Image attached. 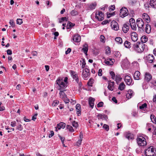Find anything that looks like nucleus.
Masks as SVG:
<instances>
[{"label":"nucleus","instance_id":"f257e3e1","mask_svg":"<svg viewBox=\"0 0 156 156\" xmlns=\"http://www.w3.org/2000/svg\"><path fill=\"white\" fill-rule=\"evenodd\" d=\"M132 48L136 52L141 53L147 49V46L143 43L137 42L133 45Z\"/></svg>","mask_w":156,"mask_h":156},{"label":"nucleus","instance_id":"f03ea898","mask_svg":"<svg viewBox=\"0 0 156 156\" xmlns=\"http://www.w3.org/2000/svg\"><path fill=\"white\" fill-rule=\"evenodd\" d=\"M156 151L152 146H151L145 151V154L146 156H154L156 154Z\"/></svg>","mask_w":156,"mask_h":156},{"label":"nucleus","instance_id":"7ed1b4c3","mask_svg":"<svg viewBox=\"0 0 156 156\" xmlns=\"http://www.w3.org/2000/svg\"><path fill=\"white\" fill-rule=\"evenodd\" d=\"M56 82V84L58 86V90H59L65 89L67 86L66 84L63 81L62 79L60 77L57 79Z\"/></svg>","mask_w":156,"mask_h":156},{"label":"nucleus","instance_id":"20e7f679","mask_svg":"<svg viewBox=\"0 0 156 156\" xmlns=\"http://www.w3.org/2000/svg\"><path fill=\"white\" fill-rule=\"evenodd\" d=\"M136 142L138 145L140 147L145 146L147 144L145 138L141 136L137 138Z\"/></svg>","mask_w":156,"mask_h":156},{"label":"nucleus","instance_id":"39448f33","mask_svg":"<svg viewBox=\"0 0 156 156\" xmlns=\"http://www.w3.org/2000/svg\"><path fill=\"white\" fill-rule=\"evenodd\" d=\"M95 15V18L98 20L101 21L104 19V14L101 11H96Z\"/></svg>","mask_w":156,"mask_h":156},{"label":"nucleus","instance_id":"423d86ee","mask_svg":"<svg viewBox=\"0 0 156 156\" xmlns=\"http://www.w3.org/2000/svg\"><path fill=\"white\" fill-rule=\"evenodd\" d=\"M128 14V10L126 7H123L120 9L119 15L121 17L124 18L127 16Z\"/></svg>","mask_w":156,"mask_h":156},{"label":"nucleus","instance_id":"0eeeda50","mask_svg":"<svg viewBox=\"0 0 156 156\" xmlns=\"http://www.w3.org/2000/svg\"><path fill=\"white\" fill-rule=\"evenodd\" d=\"M97 6L96 2L91 3L87 5L86 8L87 10H92L95 9Z\"/></svg>","mask_w":156,"mask_h":156},{"label":"nucleus","instance_id":"6e6552de","mask_svg":"<svg viewBox=\"0 0 156 156\" xmlns=\"http://www.w3.org/2000/svg\"><path fill=\"white\" fill-rule=\"evenodd\" d=\"M82 74L83 78L84 80H87L90 75L89 69L87 68L84 69L83 71Z\"/></svg>","mask_w":156,"mask_h":156},{"label":"nucleus","instance_id":"1a4fd4ad","mask_svg":"<svg viewBox=\"0 0 156 156\" xmlns=\"http://www.w3.org/2000/svg\"><path fill=\"white\" fill-rule=\"evenodd\" d=\"M136 24L137 27L139 28H142L144 25L143 20L140 18H139L137 20Z\"/></svg>","mask_w":156,"mask_h":156},{"label":"nucleus","instance_id":"9d476101","mask_svg":"<svg viewBox=\"0 0 156 156\" xmlns=\"http://www.w3.org/2000/svg\"><path fill=\"white\" fill-rule=\"evenodd\" d=\"M111 26L112 28L115 30H117L119 29L118 23L115 21L113 20L111 23Z\"/></svg>","mask_w":156,"mask_h":156},{"label":"nucleus","instance_id":"9b49d317","mask_svg":"<svg viewBox=\"0 0 156 156\" xmlns=\"http://www.w3.org/2000/svg\"><path fill=\"white\" fill-rule=\"evenodd\" d=\"M125 81L128 85H130L133 84V82L132 81L130 77L128 75L125 76Z\"/></svg>","mask_w":156,"mask_h":156},{"label":"nucleus","instance_id":"f8f14e48","mask_svg":"<svg viewBox=\"0 0 156 156\" xmlns=\"http://www.w3.org/2000/svg\"><path fill=\"white\" fill-rule=\"evenodd\" d=\"M152 78L151 75L149 73L146 72L144 75V80L149 83Z\"/></svg>","mask_w":156,"mask_h":156},{"label":"nucleus","instance_id":"ddd939ff","mask_svg":"<svg viewBox=\"0 0 156 156\" xmlns=\"http://www.w3.org/2000/svg\"><path fill=\"white\" fill-rule=\"evenodd\" d=\"M70 73L73 78L76 82H78L79 80L77 74L76 72L73 70H70Z\"/></svg>","mask_w":156,"mask_h":156},{"label":"nucleus","instance_id":"4468645a","mask_svg":"<svg viewBox=\"0 0 156 156\" xmlns=\"http://www.w3.org/2000/svg\"><path fill=\"white\" fill-rule=\"evenodd\" d=\"M125 135L126 138L128 140H133L134 139V135L129 132H128L125 133Z\"/></svg>","mask_w":156,"mask_h":156},{"label":"nucleus","instance_id":"2eb2a0df","mask_svg":"<svg viewBox=\"0 0 156 156\" xmlns=\"http://www.w3.org/2000/svg\"><path fill=\"white\" fill-rule=\"evenodd\" d=\"M147 62L150 63L154 62V58L152 55L149 54L146 57Z\"/></svg>","mask_w":156,"mask_h":156},{"label":"nucleus","instance_id":"dca6fc26","mask_svg":"<svg viewBox=\"0 0 156 156\" xmlns=\"http://www.w3.org/2000/svg\"><path fill=\"white\" fill-rule=\"evenodd\" d=\"M131 39L133 41L135 42L137 40L138 35L135 32H132L131 34Z\"/></svg>","mask_w":156,"mask_h":156},{"label":"nucleus","instance_id":"f3484780","mask_svg":"<svg viewBox=\"0 0 156 156\" xmlns=\"http://www.w3.org/2000/svg\"><path fill=\"white\" fill-rule=\"evenodd\" d=\"M143 19L146 21L147 23H149L150 22V18L149 16L146 13H144L143 14Z\"/></svg>","mask_w":156,"mask_h":156},{"label":"nucleus","instance_id":"a211bd4d","mask_svg":"<svg viewBox=\"0 0 156 156\" xmlns=\"http://www.w3.org/2000/svg\"><path fill=\"white\" fill-rule=\"evenodd\" d=\"M129 24L128 23L124 24L122 28L123 32L125 33H126L129 30Z\"/></svg>","mask_w":156,"mask_h":156},{"label":"nucleus","instance_id":"6ab92c4d","mask_svg":"<svg viewBox=\"0 0 156 156\" xmlns=\"http://www.w3.org/2000/svg\"><path fill=\"white\" fill-rule=\"evenodd\" d=\"M88 49V46L87 44H85L83 46V48L82 50L86 55H87V53Z\"/></svg>","mask_w":156,"mask_h":156},{"label":"nucleus","instance_id":"aec40b11","mask_svg":"<svg viewBox=\"0 0 156 156\" xmlns=\"http://www.w3.org/2000/svg\"><path fill=\"white\" fill-rule=\"evenodd\" d=\"M115 62V60L112 58H108L105 61V63L107 65H112Z\"/></svg>","mask_w":156,"mask_h":156},{"label":"nucleus","instance_id":"412c9836","mask_svg":"<svg viewBox=\"0 0 156 156\" xmlns=\"http://www.w3.org/2000/svg\"><path fill=\"white\" fill-rule=\"evenodd\" d=\"M73 40L74 41L79 42L81 41V37L78 34H77L73 36Z\"/></svg>","mask_w":156,"mask_h":156},{"label":"nucleus","instance_id":"4be33fe9","mask_svg":"<svg viewBox=\"0 0 156 156\" xmlns=\"http://www.w3.org/2000/svg\"><path fill=\"white\" fill-rule=\"evenodd\" d=\"M134 95L133 92L132 90H129L128 91V93L126 94V97L129 99L131 98Z\"/></svg>","mask_w":156,"mask_h":156},{"label":"nucleus","instance_id":"5701e85b","mask_svg":"<svg viewBox=\"0 0 156 156\" xmlns=\"http://www.w3.org/2000/svg\"><path fill=\"white\" fill-rule=\"evenodd\" d=\"M114 84V82H112L111 80H109L108 86V89L110 90H113Z\"/></svg>","mask_w":156,"mask_h":156},{"label":"nucleus","instance_id":"b1692460","mask_svg":"<svg viewBox=\"0 0 156 156\" xmlns=\"http://www.w3.org/2000/svg\"><path fill=\"white\" fill-rule=\"evenodd\" d=\"M140 73L138 71H136L134 74V78L135 80H139L140 78Z\"/></svg>","mask_w":156,"mask_h":156},{"label":"nucleus","instance_id":"393cba45","mask_svg":"<svg viewBox=\"0 0 156 156\" xmlns=\"http://www.w3.org/2000/svg\"><path fill=\"white\" fill-rule=\"evenodd\" d=\"M95 100V99L91 97H90L89 98V104L91 107H93L94 106V102Z\"/></svg>","mask_w":156,"mask_h":156},{"label":"nucleus","instance_id":"a878e982","mask_svg":"<svg viewBox=\"0 0 156 156\" xmlns=\"http://www.w3.org/2000/svg\"><path fill=\"white\" fill-rule=\"evenodd\" d=\"M59 94L60 98L62 99L64 98H67V96L65 94L64 91H60Z\"/></svg>","mask_w":156,"mask_h":156},{"label":"nucleus","instance_id":"bb28decb","mask_svg":"<svg viewBox=\"0 0 156 156\" xmlns=\"http://www.w3.org/2000/svg\"><path fill=\"white\" fill-rule=\"evenodd\" d=\"M150 4L152 7L156 9V0H151Z\"/></svg>","mask_w":156,"mask_h":156},{"label":"nucleus","instance_id":"cd10ccee","mask_svg":"<svg viewBox=\"0 0 156 156\" xmlns=\"http://www.w3.org/2000/svg\"><path fill=\"white\" fill-rule=\"evenodd\" d=\"M115 40L118 44H121L122 43V38L120 37H117L115 38Z\"/></svg>","mask_w":156,"mask_h":156},{"label":"nucleus","instance_id":"c85d7f7f","mask_svg":"<svg viewBox=\"0 0 156 156\" xmlns=\"http://www.w3.org/2000/svg\"><path fill=\"white\" fill-rule=\"evenodd\" d=\"M145 30V31L147 33L149 34L150 33L151 30V28L150 26L148 24H147L146 25Z\"/></svg>","mask_w":156,"mask_h":156},{"label":"nucleus","instance_id":"c756f323","mask_svg":"<svg viewBox=\"0 0 156 156\" xmlns=\"http://www.w3.org/2000/svg\"><path fill=\"white\" fill-rule=\"evenodd\" d=\"M148 40V38L146 36H143L141 37V42L144 43H145Z\"/></svg>","mask_w":156,"mask_h":156},{"label":"nucleus","instance_id":"7c9ffc66","mask_svg":"<svg viewBox=\"0 0 156 156\" xmlns=\"http://www.w3.org/2000/svg\"><path fill=\"white\" fill-rule=\"evenodd\" d=\"M150 83L151 84V87L156 89V80H151Z\"/></svg>","mask_w":156,"mask_h":156},{"label":"nucleus","instance_id":"2f4dec72","mask_svg":"<svg viewBox=\"0 0 156 156\" xmlns=\"http://www.w3.org/2000/svg\"><path fill=\"white\" fill-rule=\"evenodd\" d=\"M131 44L130 42L127 41H125L124 43V45L125 47L128 48L131 47Z\"/></svg>","mask_w":156,"mask_h":156},{"label":"nucleus","instance_id":"473e14b6","mask_svg":"<svg viewBox=\"0 0 156 156\" xmlns=\"http://www.w3.org/2000/svg\"><path fill=\"white\" fill-rule=\"evenodd\" d=\"M125 88V85L123 83H121L119 86L118 89L120 90H122Z\"/></svg>","mask_w":156,"mask_h":156},{"label":"nucleus","instance_id":"72a5a7b5","mask_svg":"<svg viewBox=\"0 0 156 156\" xmlns=\"http://www.w3.org/2000/svg\"><path fill=\"white\" fill-rule=\"evenodd\" d=\"M75 25V24H73L70 22L69 21L67 23V29H69L71 28L74 26Z\"/></svg>","mask_w":156,"mask_h":156},{"label":"nucleus","instance_id":"f704fd0d","mask_svg":"<svg viewBox=\"0 0 156 156\" xmlns=\"http://www.w3.org/2000/svg\"><path fill=\"white\" fill-rule=\"evenodd\" d=\"M115 78V80L116 81L117 83H118L119 81H121L122 79V78L119 75H117Z\"/></svg>","mask_w":156,"mask_h":156},{"label":"nucleus","instance_id":"c9c22d12","mask_svg":"<svg viewBox=\"0 0 156 156\" xmlns=\"http://www.w3.org/2000/svg\"><path fill=\"white\" fill-rule=\"evenodd\" d=\"M150 118L151 121L153 123L156 124V118L155 116L153 115H151Z\"/></svg>","mask_w":156,"mask_h":156},{"label":"nucleus","instance_id":"e433bc0d","mask_svg":"<svg viewBox=\"0 0 156 156\" xmlns=\"http://www.w3.org/2000/svg\"><path fill=\"white\" fill-rule=\"evenodd\" d=\"M94 82V80L92 79H90L87 83L88 86H92V85Z\"/></svg>","mask_w":156,"mask_h":156},{"label":"nucleus","instance_id":"4c0bfd02","mask_svg":"<svg viewBox=\"0 0 156 156\" xmlns=\"http://www.w3.org/2000/svg\"><path fill=\"white\" fill-rule=\"evenodd\" d=\"M76 113L78 116H80L81 114V108H76Z\"/></svg>","mask_w":156,"mask_h":156},{"label":"nucleus","instance_id":"58836bf2","mask_svg":"<svg viewBox=\"0 0 156 156\" xmlns=\"http://www.w3.org/2000/svg\"><path fill=\"white\" fill-rule=\"evenodd\" d=\"M59 103V102L57 100H54L52 104V106H56Z\"/></svg>","mask_w":156,"mask_h":156},{"label":"nucleus","instance_id":"ea45409f","mask_svg":"<svg viewBox=\"0 0 156 156\" xmlns=\"http://www.w3.org/2000/svg\"><path fill=\"white\" fill-rule=\"evenodd\" d=\"M71 14L73 16H76V15H78V13L77 12V11L75 10H72L71 12H70Z\"/></svg>","mask_w":156,"mask_h":156},{"label":"nucleus","instance_id":"a19ab883","mask_svg":"<svg viewBox=\"0 0 156 156\" xmlns=\"http://www.w3.org/2000/svg\"><path fill=\"white\" fill-rule=\"evenodd\" d=\"M67 21V19L66 18V17H62L61 19H60L59 20V23H61L64 21Z\"/></svg>","mask_w":156,"mask_h":156},{"label":"nucleus","instance_id":"79ce46f5","mask_svg":"<svg viewBox=\"0 0 156 156\" xmlns=\"http://www.w3.org/2000/svg\"><path fill=\"white\" fill-rule=\"evenodd\" d=\"M5 129L6 130H8V129L9 130L7 131V132L8 133H9L10 132H11L12 131H14V128H9L8 126H5Z\"/></svg>","mask_w":156,"mask_h":156},{"label":"nucleus","instance_id":"37998d69","mask_svg":"<svg viewBox=\"0 0 156 156\" xmlns=\"http://www.w3.org/2000/svg\"><path fill=\"white\" fill-rule=\"evenodd\" d=\"M147 108H139L140 111L143 112H146L148 111V110H147Z\"/></svg>","mask_w":156,"mask_h":156},{"label":"nucleus","instance_id":"c03bdc74","mask_svg":"<svg viewBox=\"0 0 156 156\" xmlns=\"http://www.w3.org/2000/svg\"><path fill=\"white\" fill-rule=\"evenodd\" d=\"M67 129H69V131L71 132H73L74 131V129L71 126L68 125H67Z\"/></svg>","mask_w":156,"mask_h":156},{"label":"nucleus","instance_id":"a18cd8bd","mask_svg":"<svg viewBox=\"0 0 156 156\" xmlns=\"http://www.w3.org/2000/svg\"><path fill=\"white\" fill-rule=\"evenodd\" d=\"M17 129L20 131H21L23 129V127L20 124H18L17 126Z\"/></svg>","mask_w":156,"mask_h":156},{"label":"nucleus","instance_id":"49530a36","mask_svg":"<svg viewBox=\"0 0 156 156\" xmlns=\"http://www.w3.org/2000/svg\"><path fill=\"white\" fill-rule=\"evenodd\" d=\"M23 23V20L22 19H17L16 20V23L17 24L20 25Z\"/></svg>","mask_w":156,"mask_h":156},{"label":"nucleus","instance_id":"de8ad7c7","mask_svg":"<svg viewBox=\"0 0 156 156\" xmlns=\"http://www.w3.org/2000/svg\"><path fill=\"white\" fill-rule=\"evenodd\" d=\"M100 41L102 42H105V38L103 35H101L100 37Z\"/></svg>","mask_w":156,"mask_h":156},{"label":"nucleus","instance_id":"09e8293b","mask_svg":"<svg viewBox=\"0 0 156 156\" xmlns=\"http://www.w3.org/2000/svg\"><path fill=\"white\" fill-rule=\"evenodd\" d=\"M103 128L105 129L107 131H108L109 129V126L107 124H104L103 126Z\"/></svg>","mask_w":156,"mask_h":156},{"label":"nucleus","instance_id":"8fccbe9b","mask_svg":"<svg viewBox=\"0 0 156 156\" xmlns=\"http://www.w3.org/2000/svg\"><path fill=\"white\" fill-rule=\"evenodd\" d=\"M110 74L112 76V79H114L115 78V74L114 72L111 71L110 72Z\"/></svg>","mask_w":156,"mask_h":156},{"label":"nucleus","instance_id":"3c124183","mask_svg":"<svg viewBox=\"0 0 156 156\" xmlns=\"http://www.w3.org/2000/svg\"><path fill=\"white\" fill-rule=\"evenodd\" d=\"M58 124L59 125V126H60L61 127V128L62 129H64L65 128V126H66L65 123L62 122H60Z\"/></svg>","mask_w":156,"mask_h":156},{"label":"nucleus","instance_id":"603ef678","mask_svg":"<svg viewBox=\"0 0 156 156\" xmlns=\"http://www.w3.org/2000/svg\"><path fill=\"white\" fill-rule=\"evenodd\" d=\"M115 9V6L114 5H112L109 7V11H113Z\"/></svg>","mask_w":156,"mask_h":156},{"label":"nucleus","instance_id":"864d4df0","mask_svg":"<svg viewBox=\"0 0 156 156\" xmlns=\"http://www.w3.org/2000/svg\"><path fill=\"white\" fill-rule=\"evenodd\" d=\"M132 29L133 30H135L136 29V23H133L131 25H130Z\"/></svg>","mask_w":156,"mask_h":156},{"label":"nucleus","instance_id":"5fc2aeb1","mask_svg":"<svg viewBox=\"0 0 156 156\" xmlns=\"http://www.w3.org/2000/svg\"><path fill=\"white\" fill-rule=\"evenodd\" d=\"M9 23L12 27H14L15 26V23L13 20L12 19L10 20Z\"/></svg>","mask_w":156,"mask_h":156},{"label":"nucleus","instance_id":"6e6d98bb","mask_svg":"<svg viewBox=\"0 0 156 156\" xmlns=\"http://www.w3.org/2000/svg\"><path fill=\"white\" fill-rule=\"evenodd\" d=\"M129 22L130 23V25H131L133 23H135V20L133 18H131V19H130L129 20Z\"/></svg>","mask_w":156,"mask_h":156},{"label":"nucleus","instance_id":"4d7b16f0","mask_svg":"<svg viewBox=\"0 0 156 156\" xmlns=\"http://www.w3.org/2000/svg\"><path fill=\"white\" fill-rule=\"evenodd\" d=\"M82 140L79 139L76 143V145L79 147L80 146L81 144Z\"/></svg>","mask_w":156,"mask_h":156},{"label":"nucleus","instance_id":"13d9d810","mask_svg":"<svg viewBox=\"0 0 156 156\" xmlns=\"http://www.w3.org/2000/svg\"><path fill=\"white\" fill-rule=\"evenodd\" d=\"M37 115L38 114L37 113L34 114V115L33 116L31 120L34 121H35L36 119H37Z\"/></svg>","mask_w":156,"mask_h":156},{"label":"nucleus","instance_id":"bf43d9fd","mask_svg":"<svg viewBox=\"0 0 156 156\" xmlns=\"http://www.w3.org/2000/svg\"><path fill=\"white\" fill-rule=\"evenodd\" d=\"M72 125L73 127L76 128L78 127V124L77 122H76L75 121H73L72 122Z\"/></svg>","mask_w":156,"mask_h":156},{"label":"nucleus","instance_id":"052dcab7","mask_svg":"<svg viewBox=\"0 0 156 156\" xmlns=\"http://www.w3.org/2000/svg\"><path fill=\"white\" fill-rule=\"evenodd\" d=\"M110 53H111L110 48L108 47L106 50L105 53L109 55V54H110Z\"/></svg>","mask_w":156,"mask_h":156},{"label":"nucleus","instance_id":"680f3d73","mask_svg":"<svg viewBox=\"0 0 156 156\" xmlns=\"http://www.w3.org/2000/svg\"><path fill=\"white\" fill-rule=\"evenodd\" d=\"M58 136L59 137L60 139L61 140L62 144H63L64 143V141L65 140V138L61 136L60 135H58Z\"/></svg>","mask_w":156,"mask_h":156},{"label":"nucleus","instance_id":"e2e57ef3","mask_svg":"<svg viewBox=\"0 0 156 156\" xmlns=\"http://www.w3.org/2000/svg\"><path fill=\"white\" fill-rule=\"evenodd\" d=\"M104 103L102 102H100L98 104V107H101L103 106Z\"/></svg>","mask_w":156,"mask_h":156},{"label":"nucleus","instance_id":"0e129e2a","mask_svg":"<svg viewBox=\"0 0 156 156\" xmlns=\"http://www.w3.org/2000/svg\"><path fill=\"white\" fill-rule=\"evenodd\" d=\"M16 123L15 121L12 122L11 123V126L12 127H15L16 126Z\"/></svg>","mask_w":156,"mask_h":156},{"label":"nucleus","instance_id":"69168bd1","mask_svg":"<svg viewBox=\"0 0 156 156\" xmlns=\"http://www.w3.org/2000/svg\"><path fill=\"white\" fill-rule=\"evenodd\" d=\"M153 102L156 105V94L154 95L153 97Z\"/></svg>","mask_w":156,"mask_h":156},{"label":"nucleus","instance_id":"338daca9","mask_svg":"<svg viewBox=\"0 0 156 156\" xmlns=\"http://www.w3.org/2000/svg\"><path fill=\"white\" fill-rule=\"evenodd\" d=\"M50 134H49L48 137L49 138L52 137L54 135V133L53 131H50Z\"/></svg>","mask_w":156,"mask_h":156},{"label":"nucleus","instance_id":"774afa93","mask_svg":"<svg viewBox=\"0 0 156 156\" xmlns=\"http://www.w3.org/2000/svg\"><path fill=\"white\" fill-rule=\"evenodd\" d=\"M109 21H108L107 20H105L104 21H103L102 23V25H105L107 23H109Z\"/></svg>","mask_w":156,"mask_h":156}]
</instances>
